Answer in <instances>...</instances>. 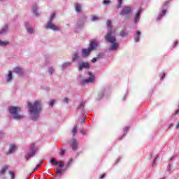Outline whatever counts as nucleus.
Here are the masks:
<instances>
[{
	"label": "nucleus",
	"instance_id": "obj_1",
	"mask_svg": "<svg viewBox=\"0 0 179 179\" xmlns=\"http://www.w3.org/2000/svg\"><path fill=\"white\" fill-rule=\"evenodd\" d=\"M27 106L29 108L30 114L33 115V120L35 121V120H37L40 111H41V103L38 101H35L34 103L28 102Z\"/></svg>",
	"mask_w": 179,
	"mask_h": 179
},
{
	"label": "nucleus",
	"instance_id": "obj_2",
	"mask_svg": "<svg viewBox=\"0 0 179 179\" xmlns=\"http://www.w3.org/2000/svg\"><path fill=\"white\" fill-rule=\"evenodd\" d=\"M106 25L108 27V32L105 35L104 38L107 43H116L117 38H115V33H117V31L115 29H113V25L111 24V21L108 20L106 22Z\"/></svg>",
	"mask_w": 179,
	"mask_h": 179
},
{
	"label": "nucleus",
	"instance_id": "obj_3",
	"mask_svg": "<svg viewBox=\"0 0 179 179\" xmlns=\"http://www.w3.org/2000/svg\"><path fill=\"white\" fill-rule=\"evenodd\" d=\"M99 45V42L94 39L91 41L90 43V46L87 49L82 50L83 57H89L90 55V52L96 50Z\"/></svg>",
	"mask_w": 179,
	"mask_h": 179
},
{
	"label": "nucleus",
	"instance_id": "obj_4",
	"mask_svg": "<svg viewBox=\"0 0 179 179\" xmlns=\"http://www.w3.org/2000/svg\"><path fill=\"white\" fill-rule=\"evenodd\" d=\"M10 114L15 120H22L24 116L19 114L22 111V108L17 106H9Z\"/></svg>",
	"mask_w": 179,
	"mask_h": 179
},
{
	"label": "nucleus",
	"instance_id": "obj_5",
	"mask_svg": "<svg viewBox=\"0 0 179 179\" xmlns=\"http://www.w3.org/2000/svg\"><path fill=\"white\" fill-rule=\"evenodd\" d=\"M50 163H52L54 164V166L59 165V168L55 169V171L56 174L62 176V173H64L65 171V170L62 169V167H64V166H65V164L64 163V162H62V161L57 162L55 160V159L53 158L50 160Z\"/></svg>",
	"mask_w": 179,
	"mask_h": 179
},
{
	"label": "nucleus",
	"instance_id": "obj_6",
	"mask_svg": "<svg viewBox=\"0 0 179 179\" xmlns=\"http://www.w3.org/2000/svg\"><path fill=\"white\" fill-rule=\"evenodd\" d=\"M55 18V13H53L50 16V20L48 21L45 27V29H52V30H53L54 31H59V30H61V29L55 26V24L51 23Z\"/></svg>",
	"mask_w": 179,
	"mask_h": 179
},
{
	"label": "nucleus",
	"instance_id": "obj_7",
	"mask_svg": "<svg viewBox=\"0 0 179 179\" xmlns=\"http://www.w3.org/2000/svg\"><path fill=\"white\" fill-rule=\"evenodd\" d=\"M37 152V149L36 148V145L34 143H31L30 145V152L25 155L26 160H29V159H31L34 155Z\"/></svg>",
	"mask_w": 179,
	"mask_h": 179
},
{
	"label": "nucleus",
	"instance_id": "obj_8",
	"mask_svg": "<svg viewBox=\"0 0 179 179\" xmlns=\"http://www.w3.org/2000/svg\"><path fill=\"white\" fill-rule=\"evenodd\" d=\"M90 78L83 80V83H93L94 82V76L92 72L89 73Z\"/></svg>",
	"mask_w": 179,
	"mask_h": 179
},
{
	"label": "nucleus",
	"instance_id": "obj_9",
	"mask_svg": "<svg viewBox=\"0 0 179 179\" xmlns=\"http://www.w3.org/2000/svg\"><path fill=\"white\" fill-rule=\"evenodd\" d=\"M132 10V8L129 6H127L122 8V12L120 13V15L122 16L124 15H129Z\"/></svg>",
	"mask_w": 179,
	"mask_h": 179
},
{
	"label": "nucleus",
	"instance_id": "obj_10",
	"mask_svg": "<svg viewBox=\"0 0 179 179\" xmlns=\"http://www.w3.org/2000/svg\"><path fill=\"white\" fill-rule=\"evenodd\" d=\"M70 145L73 150H76V149H78V141H76V139L73 138L70 142Z\"/></svg>",
	"mask_w": 179,
	"mask_h": 179
},
{
	"label": "nucleus",
	"instance_id": "obj_11",
	"mask_svg": "<svg viewBox=\"0 0 179 179\" xmlns=\"http://www.w3.org/2000/svg\"><path fill=\"white\" fill-rule=\"evenodd\" d=\"M83 69H89V63L83 62V63L80 64L78 70L83 71Z\"/></svg>",
	"mask_w": 179,
	"mask_h": 179
},
{
	"label": "nucleus",
	"instance_id": "obj_12",
	"mask_svg": "<svg viewBox=\"0 0 179 179\" xmlns=\"http://www.w3.org/2000/svg\"><path fill=\"white\" fill-rule=\"evenodd\" d=\"M141 12H142L141 10H138L137 13H136V15L134 17V23H138L141 19Z\"/></svg>",
	"mask_w": 179,
	"mask_h": 179
},
{
	"label": "nucleus",
	"instance_id": "obj_13",
	"mask_svg": "<svg viewBox=\"0 0 179 179\" xmlns=\"http://www.w3.org/2000/svg\"><path fill=\"white\" fill-rule=\"evenodd\" d=\"M16 149H17V147H16L15 145H10L9 151L7 152V155H11V153H13Z\"/></svg>",
	"mask_w": 179,
	"mask_h": 179
},
{
	"label": "nucleus",
	"instance_id": "obj_14",
	"mask_svg": "<svg viewBox=\"0 0 179 179\" xmlns=\"http://www.w3.org/2000/svg\"><path fill=\"white\" fill-rule=\"evenodd\" d=\"M9 169V166L8 165H3L2 169L0 171V175L4 176L5 173H6V171Z\"/></svg>",
	"mask_w": 179,
	"mask_h": 179
},
{
	"label": "nucleus",
	"instance_id": "obj_15",
	"mask_svg": "<svg viewBox=\"0 0 179 179\" xmlns=\"http://www.w3.org/2000/svg\"><path fill=\"white\" fill-rule=\"evenodd\" d=\"M110 44H113L110 47H109V51H114L116 48H118V43H110Z\"/></svg>",
	"mask_w": 179,
	"mask_h": 179
},
{
	"label": "nucleus",
	"instance_id": "obj_16",
	"mask_svg": "<svg viewBox=\"0 0 179 179\" xmlns=\"http://www.w3.org/2000/svg\"><path fill=\"white\" fill-rule=\"evenodd\" d=\"M15 73H18L19 75H23L24 71L23 69L20 67H15L14 69Z\"/></svg>",
	"mask_w": 179,
	"mask_h": 179
},
{
	"label": "nucleus",
	"instance_id": "obj_17",
	"mask_svg": "<svg viewBox=\"0 0 179 179\" xmlns=\"http://www.w3.org/2000/svg\"><path fill=\"white\" fill-rule=\"evenodd\" d=\"M76 12H77L78 13H80V12H82V5L77 4L76 6Z\"/></svg>",
	"mask_w": 179,
	"mask_h": 179
},
{
	"label": "nucleus",
	"instance_id": "obj_18",
	"mask_svg": "<svg viewBox=\"0 0 179 179\" xmlns=\"http://www.w3.org/2000/svg\"><path fill=\"white\" fill-rule=\"evenodd\" d=\"M77 132H78V126L75 125L71 131V134H73V136H75Z\"/></svg>",
	"mask_w": 179,
	"mask_h": 179
},
{
	"label": "nucleus",
	"instance_id": "obj_19",
	"mask_svg": "<svg viewBox=\"0 0 179 179\" xmlns=\"http://www.w3.org/2000/svg\"><path fill=\"white\" fill-rule=\"evenodd\" d=\"M8 31V26H5L1 31L0 34H5Z\"/></svg>",
	"mask_w": 179,
	"mask_h": 179
},
{
	"label": "nucleus",
	"instance_id": "obj_20",
	"mask_svg": "<svg viewBox=\"0 0 179 179\" xmlns=\"http://www.w3.org/2000/svg\"><path fill=\"white\" fill-rule=\"evenodd\" d=\"M141 36V31H138L136 35L134 36L135 41H139V37Z\"/></svg>",
	"mask_w": 179,
	"mask_h": 179
},
{
	"label": "nucleus",
	"instance_id": "obj_21",
	"mask_svg": "<svg viewBox=\"0 0 179 179\" xmlns=\"http://www.w3.org/2000/svg\"><path fill=\"white\" fill-rule=\"evenodd\" d=\"M13 79V76H12V71H9L8 75L7 76V82H10V80Z\"/></svg>",
	"mask_w": 179,
	"mask_h": 179
},
{
	"label": "nucleus",
	"instance_id": "obj_22",
	"mask_svg": "<svg viewBox=\"0 0 179 179\" xmlns=\"http://www.w3.org/2000/svg\"><path fill=\"white\" fill-rule=\"evenodd\" d=\"M8 44H9L8 41H0V45H1V47H6V45H8Z\"/></svg>",
	"mask_w": 179,
	"mask_h": 179
},
{
	"label": "nucleus",
	"instance_id": "obj_23",
	"mask_svg": "<svg viewBox=\"0 0 179 179\" xmlns=\"http://www.w3.org/2000/svg\"><path fill=\"white\" fill-rule=\"evenodd\" d=\"M104 93H106V90H103L102 91L99 92L98 97H99V99H101V97H103V96H104Z\"/></svg>",
	"mask_w": 179,
	"mask_h": 179
},
{
	"label": "nucleus",
	"instance_id": "obj_24",
	"mask_svg": "<svg viewBox=\"0 0 179 179\" xmlns=\"http://www.w3.org/2000/svg\"><path fill=\"white\" fill-rule=\"evenodd\" d=\"M101 55H103L102 53H99V55L96 57H94L92 59V62L94 63L97 61V59L100 58V57H101Z\"/></svg>",
	"mask_w": 179,
	"mask_h": 179
},
{
	"label": "nucleus",
	"instance_id": "obj_25",
	"mask_svg": "<svg viewBox=\"0 0 179 179\" xmlns=\"http://www.w3.org/2000/svg\"><path fill=\"white\" fill-rule=\"evenodd\" d=\"M121 37H128V32H125L124 31H120Z\"/></svg>",
	"mask_w": 179,
	"mask_h": 179
},
{
	"label": "nucleus",
	"instance_id": "obj_26",
	"mask_svg": "<svg viewBox=\"0 0 179 179\" xmlns=\"http://www.w3.org/2000/svg\"><path fill=\"white\" fill-rule=\"evenodd\" d=\"M117 9H120V8L122 7V0H117Z\"/></svg>",
	"mask_w": 179,
	"mask_h": 179
},
{
	"label": "nucleus",
	"instance_id": "obj_27",
	"mask_svg": "<svg viewBox=\"0 0 179 179\" xmlns=\"http://www.w3.org/2000/svg\"><path fill=\"white\" fill-rule=\"evenodd\" d=\"M8 174H10L11 179H15V172L10 171L8 172Z\"/></svg>",
	"mask_w": 179,
	"mask_h": 179
},
{
	"label": "nucleus",
	"instance_id": "obj_28",
	"mask_svg": "<svg viewBox=\"0 0 179 179\" xmlns=\"http://www.w3.org/2000/svg\"><path fill=\"white\" fill-rule=\"evenodd\" d=\"M84 107H85V102L81 101V102L80 103L79 106H78V108H82V109H83Z\"/></svg>",
	"mask_w": 179,
	"mask_h": 179
},
{
	"label": "nucleus",
	"instance_id": "obj_29",
	"mask_svg": "<svg viewBox=\"0 0 179 179\" xmlns=\"http://www.w3.org/2000/svg\"><path fill=\"white\" fill-rule=\"evenodd\" d=\"M78 52H76L73 56V61H76V59H78Z\"/></svg>",
	"mask_w": 179,
	"mask_h": 179
},
{
	"label": "nucleus",
	"instance_id": "obj_30",
	"mask_svg": "<svg viewBox=\"0 0 179 179\" xmlns=\"http://www.w3.org/2000/svg\"><path fill=\"white\" fill-rule=\"evenodd\" d=\"M91 20H92V22H94V21H96V20H99V17H97V16H93V17H92Z\"/></svg>",
	"mask_w": 179,
	"mask_h": 179
},
{
	"label": "nucleus",
	"instance_id": "obj_31",
	"mask_svg": "<svg viewBox=\"0 0 179 179\" xmlns=\"http://www.w3.org/2000/svg\"><path fill=\"white\" fill-rule=\"evenodd\" d=\"M49 104H50V106H51V107H52V106H54V104H55V100H54V99L50 100Z\"/></svg>",
	"mask_w": 179,
	"mask_h": 179
},
{
	"label": "nucleus",
	"instance_id": "obj_32",
	"mask_svg": "<svg viewBox=\"0 0 179 179\" xmlns=\"http://www.w3.org/2000/svg\"><path fill=\"white\" fill-rule=\"evenodd\" d=\"M65 152H66L65 150L62 149L59 153L60 156H64V155H65Z\"/></svg>",
	"mask_w": 179,
	"mask_h": 179
},
{
	"label": "nucleus",
	"instance_id": "obj_33",
	"mask_svg": "<svg viewBox=\"0 0 179 179\" xmlns=\"http://www.w3.org/2000/svg\"><path fill=\"white\" fill-rule=\"evenodd\" d=\"M110 0H104L103 1V4L104 5H108L110 3Z\"/></svg>",
	"mask_w": 179,
	"mask_h": 179
},
{
	"label": "nucleus",
	"instance_id": "obj_34",
	"mask_svg": "<svg viewBox=\"0 0 179 179\" xmlns=\"http://www.w3.org/2000/svg\"><path fill=\"white\" fill-rule=\"evenodd\" d=\"M73 162V159L72 158L69 159L67 162V164L69 166Z\"/></svg>",
	"mask_w": 179,
	"mask_h": 179
},
{
	"label": "nucleus",
	"instance_id": "obj_35",
	"mask_svg": "<svg viewBox=\"0 0 179 179\" xmlns=\"http://www.w3.org/2000/svg\"><path fill=\"white\" fill-rule=\"evenodd\" d=\"M27 31L28 33H33V28L31 27L27 28Z\"/></svg>",
	"mask_w": 179,
	"mask_h": 179
},
{
	"label": "nucleus",
	"instance_id": "obj_36",
	"mask_svg": "<svg viewBox=\"0 0 179 179\" xmlns=\"http://www.w3.org/2000/svg\"><path fill=\"white\" fill-rule=\"evenodd\" d=\"M52 72H54V69H52V67H50L49 69V73H50V75H52Z\"/></svg>",
	"mask_w": 179,
	"mask_h": 179
},
{
	"label": "nucleus",
	"instance_id": "obj_37",
	"mask_svg": "<svg viewBox=\"0 0 179 179\" xmlns=\"http://www.w3.org/2000/svg\"><path fill=\"white\" fill-rule=\"evenodd\" d=\"M164 76H166V73H162L161 74V80H163V79H164Z\"/></svg>",
	"mask_w": 179,
	"mask_h": 179
},
{
	"label": "nucleus",
	"instance_id": "obj_38",
	"mask_svg": "<svg viewBox=\"0 0 179 179\" xmlns=\"http://www.w3.org/2000/svg\"><path fill=\"white\" fill-rule=\"evenodd\" d=\"M33 13H35V15H36V16H38V14H37V8H34V10H33Z\"/></svg>",
	"mask_w": 179,
	"mask_h": 179
},
{
	"label": "nucleus",
	"instance_id": "obj_39",
	"mask_svg": "<svg viewBox=\"0 0 179 179\" xmlns=\"http://www.w3.org/2000/svg\"><path fill=\"white\" fill-rule=\"evenodd\" d=\"M169 3H170V1H166L164 3V6H167L169 5Z\"/></svg>",
	"mask_w": 179,
	"mask_h": 179
},
{
	"label": "nucleus",
	"instance_id": "obj_40",
	"mask_svg": "<svg viewBox=\"0 0 179 179\" xmlns=\"http://www.w3.org/2000/svg\"><path fill=\"white\" fill-rule=\"evenodd\" d=\"M69 65H71V63H64L63 64V68H65L66 66H68Z\"/></svg>",
	"mask_w": 179,
	"mask_h": 179
},
{
	"label": "nucleus",
	"instance_id": "obj_41",
	"mask_svg": "<svg viewBox=\"0 0 179 179\" xmlns=\"http://www.w3.org/2000/svg\"><path fill=\"white\" fill-rule=\"evenodd\" d=\"M64 103H66L67 104H68V103H69V99H68V98H66V97H65V98L64 99Z\"/></svg>",
	"mask_w": 179,
	"mask_h": 179
},
{
	"label": "nucleus",
	"instance_id": "obj_42",
	"mask_svg": "<svg viewBox=\"0 0 179 179\" xmlns=\"http://www.w3.org/2000/svg\"><path fill=\"white\" fill-rule=\"evenodd\" d=\"M104 177H106V173H103L101 176H100L99 178L103 179V178H104Z\"/></svg>",
	"mask_w": 179,
	"mask_h": 179
},
{
	"label": "nucleus",
	"instance_id": "obj_43",
	"mask_svg": "<svg viewBox=\"0 0 179 179\" xmlns=\"http://www.w3.org/2000/svg\"><path fill=\"white\" fill-rule=\"evenodd\" d=\"M178 45V41H176L173 43V47H177Z\"/></svg>",
	"mask_w": 179,
	"mask_h": 179
},
{
	"label": "nucleus",
	"instance_id": "obj_44",
	"mask_svg": "<svg viewBox=\"0 0 179 179\" xmlns=\"http://www.w3.org/2000/svg\"><path fill=\"white\" fill-rule=\"evenodd\" d=\"M166 13L167 11L166 10H162V16H164V15H166Z\"/></svg>",
	"mask_w": 179,
	"mask_h": 179
},
{
	"label": "nucleus",
	"instance_id": "obj_45",
	"mask_svg": "<svg viewBox=\"0 0 179 179\" xmlns=\"http://www.w3.org/2000/svg\"><path fill=\"white\" fill-rule=\"evenodd\" d=\"M129 129V127H125L124 128V132H126V134H127V132H128V130Z\"/></svg>",
	"mask_w": 179,
	"mask_h": 179
},
{
	"label": "nucleus",
	"instance_id": "obj_46",
	"mask_svg": "<svg viewBox=\"0 0 179 179\" xmlns=\"http://www.w3.org/2000/svg\"><path fill=\"white\" fill-rule=\"evenodd\" d=\"M173 127H174V125L173 124H170L168 127L170 128H173Z\"/></svg>",
	"mask_w": 179,
	"mask_h": 179
},
{
	"label": "nucleus",
	"instance_id": "obj_47",
	"mask_svg": "<svg viewBox=\"0 0 179 179\" xmlns=\"http://www.w3.org/2000/svg\"><path fill=\"white\" fill-rule=\"evenodd\" d=\"M162 19V15H160L159 17H158L157 20H160Z\"/></svg>",
	"mask_w": 179,
	"mask_h": 179
},
{
	"label": "nucleus",
	"instance_id": "obj_48",
	"mask_svg": "<svg viewBox=\"0 0 179 179\" xmlns=\"http://www.w3.org/2000/svg\"><path fill=\"white\" fill-rule=\"evenodd\" d=\"M41 164H42V163L38 164L37 165V167H41Z\"/></svg>",
	"mask_w": 179,
	"mask_h": 179
},
{
	"label": "nucleus",
	"instance_id": "obj_49",
	"mask_svg": "<svg viewBox=\"0 0 179 179\" xmlns=\"http://www.w3.org/2000/svg\"><path fill=\"white\" fill-rule=\"evenodd\" d=\"M38 167L36 166V168L34 170V171H37Z\"/></svg>",
	"mask_w": 179,
	"mask_h": 179
},
{
	"label": "nucleus",
	"instance_id": "obj_50",
	"mask_svg": "<svg viewBox=\"0 0 179 179\" xmlns=\"http://www.w3.org/2000/svg\"><path fill=\"white\" fill-rule=\"evenodd\" d=\"M155 162H156V158L154 159L152 164H155Z\"/></svg>",
	"mask_w": 179,
	"mask_h": 179
},
{
	"label": "nucleus",
	"instance_id": "obj_51",
	"mask_svg": "<svg viewBox=\"0 0 179 179\" xmlns=\"http://www.w3.org/2000/svg\"><path fill=\"white\" fill-rule=\"evenodd\" d=\"M80 132H81V134H85V133H83V129H82L81 131H80Z\"/></svg>",
	"mask_w": 179,
	"mask_h": 179
},
{
	"label": "nucleus",
	"instance_id": "obj_52",
	"mask_svg": "<svg viewBox=\"0 0 179 179\" xmlns=\"http://www.w3.org/2000/svg\"><path fill=\"white\" fill-rule=\"evenodd\" d=\"M82 122H83V124H85V120H83L82 121Z\"/></svg>",
	"mask_w": 179,
	"mask_h": 179
},
{
	"label": "nucleus",
	"instance_id": "obj_53",
	"mask_svg": "<svg viewBox=\"0 0 179 179\" xmlns=\"http://www.w3.org/2000/svg\"><path fill=\"white\" fill-rule=\"evenodd\" d=\"M55 177H57V176H55Z\"/></svg>",
	"mask_w": 179,
	"mask_h": 179
}]
</instances>
